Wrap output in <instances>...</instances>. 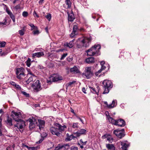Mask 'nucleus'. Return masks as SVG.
I'll list each match as a JSON object with an SVG mask.
<instances>
[{
	"label": "nucleus",
	"instance_id": "nucleus-1",
	"mask_svg": "<svg viewBox=\"0 0 150 150\" xmlns=\"http://www.w3.org/2000/svg\"><path fill=\"white\" fill-rule=\"evenodd\" d=\"M91 37H82L78 39L76 41L77 47L78 48L88 47L91 41Z\"/></svg>",
	"mask_w": 150,
	"mask_h": 150
},
{
	"label": "nucleus",
	"instance_id": "nucleus-2",
	"mask_svg": "<svg viewBox=\"0 0 150 150\" xmlns=\"http://www.w3.org/2000/svg\"><path fill=\"white\" fill-rule=\"evenodd\" d=\"M100 48V45H95L94 46L88 50L86 51L87 55L90 56L95 55L96 56L98 55L99 54V50Z\"/></svg>",
	"mask_w": 150,
	"mask_h": 150
},
{
	"label": "nucleus",
	"instance_id": "nucleus-3",
	"mask_svg": "<svg viewBox=\"0 0 150 150\" xmlns=\"http://www.w3.org/2000/svg\"><path fill=\"white\" fill-rule=\"evenodd\" d=\"M103 89L104 91L103 94L107 93L109 91V90L112 86V83L111 81L108 80H105L103 82Z\"/></svg>",
	"mask_w": 150,
	"mask_h": 150
},
{
	"label": "nucleus",
	"instance_id": "nucleus-4",
	"mask_svg": "<svg viewBox=\"0 0 150 150\" xmlns=\"http://www.w3.org/2000/svg\"><path fill=\"white\" fill-rule=\"evenodd\" d=\"M21 114L20 112H15L12 111L11 112V116L13 120L17 122H20L21 121H23L21 119Z\"/></svg>",
	"mask_w": 150,
	"mask_h": 150
},
{
	"label": "nucleus",
	"instance_id": "nucleus-5",
	"mask_svg": "<svg viewBox=\"0 0 150 150\" xmlns=\"http://www.w3.org/2000/svg\"><path fill=\"white\" fill-rule=\"evenodd\" d=\"M25 71L24 69L22 67L17 69L16 71L17 78L20 79L23 78L25 75Z\"/></svg>",
	"mask_w": 150,
	"mask_h": 150
},
{
	"label": "nucleus",
	"instance_id": "nucleus-6",
	"mask_svg": "<svg viewBox=\"0 0 150 150\" xmlns=\"http://www.w3.org/2000/svg\"><path fill=\"white\" fill-rule=\"evenodd\" d=\"M28 121L30 122L29 128L31 130L35 128L38 123L37 119L33 117L29 118Z\"/></svg>",
	"mask_w": 150,
	"mask_h": 150
},
{
	"label": "nucleus",
	"instance_id": "nucleus-7",
	"mask_svg": "<svg viewBox=\"0 0 150 150\" xmlns=\"http://www.w3.org/2000/svg\"><path fill=\"white\" fill-rule=\"evenodd\" d=\"M124 132V129H122L121 130L117 129L114 130L113 133L118 138L121 139L125 135Z\"/></svg>",
	"mask_w": 150,
	"mask_h": 150
},
{
	"label": "nucleus",
	"instance_id": "nucleus-8",
	"mask_svg": "<svg viewBox=\"0 0 150 150\" xmlns=\"http://www.w3.org/2000/svg\"><path fill=\"white\" fill-rule=\"evenodd\" d=\"M83 75L86 76L87 79H89L93 76V73L91 71V67H87L85 68V71Z\"/></svg>",
	"mask_w": 150,
	"mask_h": 150
},
{
	"label": "nucleus",
	"instance_id": "nucleus-9",
	"mask_svg": "<svg viewBox=\"0 0 150 150\" xmlns=\"http://www.w3.org/2000/svg\"><path fill=\"white\" fill-rule=\"evenodd\" d=\"M25 122L24 121H21L20 122H17L16 124L14 125L15 128L17 131L20 130V129H22L25 126Z\"/></svg>",
	"mask_w": 150,
	"mask_h": 150
},
{
	"label": "nucleus",
	"instance_id": "nucleus-10",
	"mask_svg": "<svg viewBox=\"0 0 150 150\" xmlns=\"http://www.w3.org/2000/svg\"><path fill=\"white\" fill-rule=\"evenodd\" d=\"M32 86L34 89L37 92L42 89L40 82L39 80H37L33 84Z\"/></svg>",
	"mask_w": 150,
	"mask_h": 150
},
{
	"label": "nucleus",
	"instance_id": "nucleus-11",
	"mask_svg": "<svg viewBox=\"0 0 150 150\" xmlns=\"http://www.w3.org/2000/svg\"><path fill=\"white\" fill-rule=\"evenodd\" d=\"M69 148V144H59L55 148V150H67Z\"/></svg>",
	"mask_w": 150,
	"mask_h": 150
},
{
	"label": "nucleus",
	"instance_id": "nucleus-12",
	"mask_svg": "<svg viewBox=\"0 0 150 150\" xmlns=\"http://www.w3.org/2000/svg\"><path fill=\"white\" fill-rule=\"evenodd\" d=\"M50 131L53 135H56L57 136H59L61 135V133L59 132L58 127H51L50 129Z\"/></svg>",
	"mask_w": 150,
	"mask_h": 150
},
{
	"label": "nucleus",
	"instance_id": "nucleus-13",
	"mask_svg": "<svg viewBox=\"0 0 150 150\" xmlns=\"http://www.w3.org/2000/svg\"><path fill=\"white\" fill-rule=\"evenodd\" d=\"M54 125L56 127H58L59 132L60 133H62V132L64 131L66 129H67V127L65 125L63 126L62 125L56 123Z\"/></svg>",
	"mask_w": 150,
	"mask_h": 150
},
{
	"label": "nucleus",
	"instance_id": "nucleus-14",
	"mask_svg": "<svg viewBox=\"0 0 150 150\" xmlns=\"http://www.w3.org/2000/svg\"><path fill=\"white\" fill-rule=\"evenodd\" d=\"M115 125H117L118 127H124L125 125V121L122 119H120L116 120Z\"/></svg>",
	"mask_w": 150,
	"mask_h": 150
},
{
	"label": "nucleus",
	"instance_id": "nucleus-15",
	"mask_svg": "<svg viewBox=\"0 0 150 150\" xmlns=\"http://www.w3.org/2000/svg\"><path fill=\"white\" fill-rule=\"evenodd\" d=\"M119 143L122 146L121 148L122 150H127V148L129 146V144L125 142H120Z\"/></svg>",
	"mask_w": 150,
	"mask_h": 150
},
{
	"label": "nucleus",
	"instance_id": "nucleus-16",
	"mask_svg": "<svg viewBox=\"0 0 150 150\" xmlns=\"http://www.w3.org/2000/svg\"><path fill=\"white\" fill-rule=\"evenodd\" d=\"M79 30L77 25L73 26V30L72 33L70 34L71 37L73 38L76 35V33Z\"/></svg>",
	"mask_w": 150,
	"mask_h": 150
},
{
	"label": "nucleus",
	"instance_id": "nucleus-17",
	"mask_svg": "<svg viewBox=\"0 0 150 150\" xmlns=\"http://www.w3.org/2000/svg\"><path fill=\"white\" fill-rule=\"evenodd\" d=\"M6 11L8 14L10 16L13 22L14 23L15 21V17L12 13L8 8H6Z\"/></svg>",
	"mask_w": 150,
	"mask_h": 150
},
{
	"label": "nucleus",
	"instance_id": "nucleus-18",
	"mask_svg": "<svg viewBox=\"0 0 150 150\" xmlns=\"http://www.w3.org/2000/svg\"><path fill=\"white\" fill-rule=\"evenodd\" d=\"M67 13L68 14L69 21L71 22L73 21L75 19V17L72 11H71V12L70 13L68 12H67Z\"/></svg>",
	"mask_w": 150,
	"mask_h": 150
},
{
	"label": "nucleus",
	"instance_id": "nucleus-19",
	"mask_svg": "<svg viewBox=\"0 0 150 150\" xmlns=\"http://www.w3.org/2000/svg\"><path fill=\"white\" fill-rule=\"evenodd\" d=\"M44 53L42 52H40L33 53L32 55V57L34 58L36 57L39 58L44 56Z\"/></svg>",
	"mask_w": 150,
	"mask_h": 150
},
{
	"label": "nucleus",
	"instance_id": "nucleus-20",
	"mask_svg": "<svg viewBox=\"0 0 150 150\" xmlns=\"http://www.w3.org/2000/svg\"><path fill=\"white\" fill-rule=\"evenodd\" d=\"M38 122H39V124L37 125V127H39L40 129H41V128H42L44 127L45 124V121L42 120H37Z\"/></svg>",
	"mask_w": 150,
	"mask_h": 150
},
{
	"label": "nucleus",
	"instance_id": "nucleus-21",
	"mask_svg": "<svg viewBox=\"0 0 150 150\" xmlns=\"http://www.w3.org/2000/svg\"><path fill=\"white\" fill-rule=\"evenodd\" d=\"M63 79L62 77L58 75H56L53 77H51V79L53 82L57 81H59L62 80Z\"/></svg>",
	"mask_w": 150,
	"mask_h": 150
},
{
	"label": "nucleus",
	"instance_id": "nucleus-22",
	"mask_svg": "<svg viewBox=\"0 0 150 150\" xmlns=\"http://www.w3.org/2000/svg\"><path fill=\"white\" fill-rule=\"evenodd\" d=\"M86 131L85 129H81L78 131L75 134H76V136L79 137L81 135L86 134Z\"/></svg>",
	"mask_w": 150,
	"mask_h": 150
},
{
	"label": "nucleus",
	"instance_id": "nucleus-23",
	"mask_svg": "<svg viewBox=\"0 0 150 150\" xmlns=\"http://www.w3.org/2000/svg\"><path fill=\"white\" fill-rule=\"evenodd\" d=\"M85 61L88 64L93 63L94 62V59L93 57H91L86 59Z\"/></svg>",
	"mask_w": 150,
	"mask_h": 150
},
{
	"label": "nucleus",
	"instance_id": "nucleus-24",
	"mask_svg": "<svg viewBox=\"0 0 150 150\" xmlns=\"http://www.w3.org/2000/svg\"><path fill=\"white\" fill-rule=\"evenodd\" d=\"M115 100H113L112 101V103L109 105L108 104L107 102H105L104 103L107 105V107L108 108H113L115 106Z\"/></svg>",
	"mask_w": 150,
	"mask_h": 150
},
{
	"label": "nucleus",
	"instance_id": "nucleus-25",
	"mask_svg": "<svg viewBox=\"0 0 150 150\" xmlns=\"http://www.w3.org/2000/svg\"><path fill=\"white\" fill-rule=\"evenodd\" d=\"M70 71L71 72L74 73H79V71L78 69L76 66H74L73 68H71L70 69Z\"/></svg>",
	"mask_w": 150,
	"mask_h": 150
},
{
	"label": "nucleus",
	"instance_id": "nucleus-26",
	"mask_svg": "<svg viewBox=\"0 0 150 150\" xmlns=\"http://www.w3.org/2000/svg\"><path fill=\"white\" fill-rule=\"evenodd\" d=\"M106 147L110 150H115V147L113 145L111 144H106Z\"/></svg>",
	"mask_w": 150,
	"mask_h": 150
},
{
	"label": "nucleus",
	"instance_id": "nucleus-27",
	"mask_svg": "<svg viewBox=\"0 0 150 150\" xmlns=\"http://www.w3.org/2000/svg\"><path fill=\"white\" fill-rule=\"evenodd\" d=\"M27 77L28 78V80L26 81V82L27 84H29L30 82L32 81L33 80V78L35 77V76H32Z\"/></svg>",
	"mask_w": 150,
	"mask_h": 150
},
{
	"label": "nucleus",
	"instance_id": "nucleus-28",
	"mask_svg": "<svg viewBox=\"0 0 150 150\" xmlns=\"http://www.w3.org/2000/svg\"><path fill=\"white\" fill-rule=\"evenodd\" d=\"M10 83L11 85L13 86H14L18 90L21 89V88L20 86H19V85L17 84L15 82L13 81H11L10 82Z\"/></svg>",
	"mask_w": 150,
	"mask_h": 150
},
{
	"label": "nucleus",
	"instance_id": "nucleus-29",
	"mask_svg": "<svg viewBox=\"0 0 150 150\" xmlns=\"http://www.w3.org/2000/svg\"><path fill=\"white\" fill-rule=\"evenodd\" d=\"M74 40H75L74 39L72 41H70L69 43L67 44V46L70 48H71L72 47L74 46Z\"/></svg>",
	"mask_w": 150,
	"mask_h": 150
},
{
	"label": "nucleus",
	"instance_id": "nucleus-30",
	"mask_svg": "<svg viewBox=\"0 0 150 150\" xmlns=\"http://www.w3.org/2000/svg\"><path fill=\"white\" fill-rule=\"evenodd\" d=\"M108 118L109 122L112 123L113 124L115 125L116 120L113 119L110 116L108 117Z\"/></svg>",
	"mask_w": 150,
	"mask_h": 150
},
{
	"label": "nucleus",
	"instance_id": "nucleus-31",
	"mask_svg": "<svg viewBox=\"0 0 150 150\" xmlns=\"http://www.w3.org/2000/svg\"><path fill=\"white\" fill-rule=\"evenodd\" d=\"M12 119L11 118H9L8 117V119L7 120V125L9 126H11L12 125Z\"/></svg>",
	"mask_w": 150,
	"mask_h": 150
},
{
	"label": "nucleus",
	"instance_id": "nucleus-32",
	"mask_svg": "<svg viewBox=\"0 0 150 150\" xmlns=\"http://www.w3.org/2000/svg\"><path fill=\"white\" fill-rule=\"evenodd\" d=\"M65 2L67 6V8H69L71 7V0H65Z\"/></svg>",
	"mask_w": 150,
	"mask_h": 150
},
{
	"label": "nucleus",
	"instance_id": "nucleus-33",
	"mask_svg": "<svg viewBox=\"0 0 150 150\" xmlns=\"http://www.w3.org/2000/svg\"><path fill=\"white\" fill-rule=\"evenodd\" d=\"M21 8V5L20 4H18L15 6L13 8V9L17 11H19V9Z\"/></svg>",
	"mask_w": 150,
	"mask_h": 150
},
{
	"label": "nucleus",
	"instance_id": "nucleus-34",
	"mask_svg": "<svg viewBox=\"0 0 150 150\" xmlns=\"http://www.w3.org/2000/svg\"><path fill=\"white\" fill-rule=\"evenodd\" d=\"M74 137V135L71 134L69 136V137H67V138L65 139V140L66 141H69L73 139V138Z\"/></svg>",
	"mask_w": 150,
	"mask_h": 150
},
{
	"label": "nucleus",
	"instance_id": "nucleus-35",
	"mask_svg": "<svg viewBox=\"0 0 150 150\" xmlns=\"http://www.w3.org/2000/svg\"><path fill=\"white\" fill-rule=\"evenodd\" d=\"M107 140L110 143H112L113 141V139L112 137L109 135L108 137Z\"/></svg>",
	"mask_w": 150,
	"mask_h": 150
},
{
	"label": "nucleus",
	"instance_id": "nucleus-36",
	"mask_svg": "<svg viewBox=\"0 0 150 150\" xmlns=\"http://www.w3.org/2000/svg\"><path fill=\"white\" fill-rule=\"evenodd\" d=\"M72 127L74 129L78 128L79 127L78 123L76 122L74 123L72 126Z\"/></svg>",
	"mask_w": 150,
	"mask_h": 150
},
{
	"label": "nucleus",
	"instance_id": "nucleus-37",
	"mask_svg": "<svg viewBox=\"0 0 150 150\" xmlns=\"http://www.w3.org/2000/svg\"><path fill=\"white\" fill-rule=\"evenodd\" d=\"M89 88L91 91L94 93L97 94V92L96 91V90L95 88H94L91 87H89Z\"/></svg>",
	"mask_w": 150,
	"mask_h": 150
},
{
	"label": "nucleus",
	"instance_id": "nucleus-38",
	"mask_svg": "<svg viewBox=\"0 0 150 150\" xmlns=\"http://www.w3.org/2000/svg\"><path fill=\"white\" fill-rule=\"evenodd\" d=\"M45 17L48 21H50L51 18V14L50 13H47V15L45 16Z\"/></svg>",
	"mask_w": 150,
	"mask_h": 150
},
{
	"label": "nucleus",
	"instance_id": "nucleus-39",
	"mask_svg": "<svg viewBox=\"0 0 150 150\" xmlns=\"http://www.w3.org/2000/svg\"><path fill=\"white\" fill-rule=\"evenodd\" d=\"M30 59L28 58L26 61V65L28 67H30Z\"/></svg>",
	"mask_w": 150,
	"mask_h": 150
},
{
	"label": "nucleus",
	"instance_id": "nucleus-40",
	"mask_svg": "<svg viewBox=\"0 0 150 150\" xmlns=\"http://www.w3.org/2000/svg\"><path fill=\"white\" fill-rule=\"evenodd\" d=\"M18 32L20 35L21 36H22L24 34V29H23L21 30H20Z\"/></svg>",
	"mask_w": 150,
	"mask_h": 150
},
{
	"label": "nucleus",
	"instance_id": "nucleus-41",
	"mask_svg": "<svg viewBox=\"0 0 150 150\" xmlns=\"http://www.w3.org/2000/svg\"><path fill=\"white\" fill-rule=\"evenodd\" d=\"M29 25L31 27L33 28L32 29H31V30H33L34 29L37 30L38 29V27L36 26H34V25L33 24H29Z\"/></svg>",
	"mask_w": 150,
	"mask_h": 150
},
{
	"label": "nucleus",
	"instance_id": "nucleus-42",
	"mask_svg": "<svg viewBox=\"0 0 150 150\" xmlns=\"http://www.w3.org/2000/svg\"><path fill=\"white\" fill-rule=\"evenodd\" d=\"M6 45V42L4 41H0V46L1 47H4Z\"/></svg>",
	"mask_w": 150,
	"mask_h": 150
},
{
	"label": "nucleus",
	"instance_id": "nucleus-43",
	"mask_svg": "<svg viewBox=\"0 0 150 150\" xmlns=\"http://www.w3.org/2000/svg\"><path fill=\"white\" fill-rule=\"evenodd\" d=\"M22 15L24 17H27L28 15V13L26 11H23L22 13Z\"/></svg>",
	"mask_w": 150,
	"mask_h": 150
},
{
	"label": "nucleus",
	"instance_id": "nucleus-44",
	"mask_svg": "<svg viewBox=\"0 0 150 150\" xmlns=\"http://www.w3.org/2000/svg\"><path fill=\"white\" fill-rule=\"evenodd\" d=\"M39 147L38 146L35 147H30V150H37L38 149H39Z\"/></svg>",
	"mask_w": 150,
	"mask_h": 150
},
{
	"label": "nucleus",
	"instance_id": "nucleus-45",
	"mask_svg": "<svg viewBox=\"0 0 150 150\" xmlns=\"http://www.w3.org/2000/svg\"><path fill=\"white\" fill-rule=\"evenodd\" d=\"M67 55V53H64L62 56V57L60 58V59L61 60L63 59L64 58H65Z\"/></svg>",
	"mask_w": 150,
	"mask_h": 150
},
{
	"label": "nucleus",
	"instance_id": "nucleus-46",
	"mask_svg": "<svg viewBox=\"0 0 150 150\" xmlns=\"http://www.w3.org/2000/svg\"><path fill=\"white\" fill-rule=\"evenodd\" d=\"M21 93L26 97H29V94L25 91H22Z\"/></svg>",
	"mask_w": 150,
	"mask_h": 150
},
{
	"label": "nucleus",
	"instance_id": "nucleus-47",
	"mask_svg": "<svg viewBox=\"0 0 150 150\" xmlns=\"http://www.w3.org/2000/svg\"><path fill=\"white\" fill-rule=\"evenodd\" d=\"M36 30L35 31H34L33 32V34L34 35H38L40 33V32L39 30H38V29Z\"/></svg>",
	"mask_w": 150,
	"mask_h": 150
},
{
	"label": "nucleus",
	"instance_id": "nucleus-48",
	"mask_svg": "<svg viewBox=\"0 0 150 150\" xmlns=\"http://www.w3.org/2000/svg\"><path fill=\"white\" fill-rule=\"evenodd\" d=\"M102 71L100 69L99 70H98L97 72H96V75L97 76H99L100 75H99V74Z\"/></svg>",
	"mask_w": 150,
	"mask_h": 150
},
{
	"label": "nucleus",
	"instance_id": "nucleus-49",
	"mask_svg": "<svg viewBox=\"0 0 150 150\" xmlns=\"http://www.w3.org/2000/svg\"><path fill=\"white\" fill-rule=\"evenodd\" d=\"M71 150H78V148L75 146H72L71 147Z\"/></svg>",
	"mask_w": 150,
	"mask_h": 150
},
{
	"label": "nucleus",
	"instance_id": "nucleus-50",
	"mask_svg": "<svg viewBox=\"0 0 150 150\" xmlns=\"http://www.w3.org/2000/svg\"><path fill=\"white\" fill-rule=\"evenodd\" d=\"M75 82V81H73L72 82H70L67 83V85L68 86H69L71 85Z\"/></svg>",
	"mask_w": 150,
	"mask_h": 150
},
{
	"label": "nucleus",
	"instance_id": "nucleus-51",
	"mask_svg": "<svg viewBox=\"0 0 150 150\" xmlns=\"http://www.w3.org/2000/svg\"><path fill=\"white\" fill-rule=\"evenodd\" d=\"M109 135L108 134H105L102 137V139H105L106 138L107 139L108 138V137Z\"/></svg>",
	"mask_w": 150,
	"mask_h": 150
},
{
	"label": "nucleus",
	"instance_id": "nucleus-52",
	"mask_svg": "<svg viewBox=\"0 0 150 150\" xmlns=\"http://www.w3.org/2000/svg\"><path fill=\"white\" fill-rule=\"evenodd\" d=\"M35 76L33 73L31 71L30 73H28L27 74V76Z\"/></svg>",
	"mask_w": 150,
	"mask_h": 150
},
{
	"label": "nucleus",
	"instance_id": "nucleus-53",
	"mask_svg": "<svg viewBox=\"0 0 150 150\" xmlns=\"http://www.w3.org/2000/svg\"><path fill=\"white\" fill-rule=\"evenodd\" d=\"M80 142L83 145H85L87 142V141H86L85 142H83L82 139H81L80 140Z\"/></svg>",
	"mask_w": 150,
	"mask_h": 150
},
{
	"label": "nucleus",
	"instance_id": "nucleus-54",
	"mask_svg": "<svg viewBox=\"0 0 150 150\" xmlns=\"http://www.w3.org/2000/svg\"><path fill=\"white\" fill-rule=\"evenodd\" d=\"M105 66H104V65H102V66H101V68L100 69L102 71L103 70H105Z\"/></svg>",
	"mask_w": 150,
	"mask_h": 150
},
{
	"label": "nucleus",
	"instance_id": "nucleus-55",
	"mask_svg": "<svg viewBox=\"0 0 150 150\" xmlns=\"http://www.w3.org/2000/svg\"><path fill=\"white\" fill-rule=\"evenodd\" d=\"M6 19H5V22H0V25H6Z\"/></svg>",
	"mask_w": 150,
	"mask_h": 150
},
{
	"label": "nucleus",
	"instance_id": "nucleus-56",
	"mask_svg": "<svg viewBox=\"0 0 150 150\" xmlns=\"http://www.w3.org/2000/svg\"><path fill=\"white\" fill-rule=\"evenodd\" d=\"M96 90L97 92V94L98 95L100 90V88L98 86L97 87V89Z\"/></svg>",
	"mask_w": 150,
	"mask_h": 150
},
{
	"label": "nucleus",
	"instance_id": "nucleus-57",
	"mask_svg": "<svg viewBox=\"0 0 150 150\" xmlns=\"http://www.w3.org/2000/svg\"><path fill=\"white\" fill-rule=\"evenodd\" d=\"M33 15L35 16V15L37 17H39V16L37 14L36 12H35V11H34L33 13Z\"/></svg>",
	"mask_w": 150,
	"mask_h": 150
},
{
	"label": "nucleus",
	"instance_id": "nucleus-58",
	"mask_svg": "<svg viewBox=\"0 0 150 150\" xmlns=\"http://www.w3.org/2000/svg\"><path fill=\"white\" fill-rule=\"evenodd\" d=\"M67 60L69 62H70L72 60V58H70V57H68L67 58Z\"/></svg>",
	"mask_w": 150,
	"mask_h": 150
},
{
	"label": "nucleus",
	"instance_id": "nucleus-59",
	"mask_svg": "<svg viewBox=\"0 0 150 150\" xmlns=\"http://www.w3.org/2000/svg\"><path fill=\"white\" fill-rule=\"evenodd\" d=\"M2 128H0V136H2Z\"/></svg>",
	"mask_w": 150,
	"mask_h": 150
},
{
	"label": "nucleus",
	"instance_id": "nucleus-60",
	"mask_svg": "<svg viewBox=\"0 0 150 150\" xmlns=\"http://www.w3.org/2000/svg\"><path fill=\"white\" fill-rule=\"evenodd\" d=\"M7 54V52L2 53L1 54V56H4Z\"/></svg>",
	"mask_w": 150,
	"mask_h": 150
},
{
	"label": "nucleus",
	"instance_id": "nucleus-61",
	"mask_svg": "<svg viewBox=\"0 0 150 150\" xmlns=\"http://www.w3.org/2000/svg\"><path fill=\"white\" fill-rule=\"evenodd\" d=\"M82 91L84 93H86V89H85V88H82Z\"/></svg>",
	"mask_w": 150,
	"mask_h": 150
},
{
	"label": "nucleus",
	"instance_id": "nucleus-62",
	"mask_svg": "<svg viewBox=\"0 0 150 150\" xmlns=\"http://www.w3.org/2000/svg\"><path fill=\"white\" fill-rule=\"evenodd\" d=\"M43 141V140L42 139H41L38 142H37V143L38 144H40V143H41L42 141Z\"/></svg>",
	"mask_w": 150,
	"mask_h": 150
},
{
	"label": "nucleus",
	"instance_id": "nucleus-63",
	"mask_svg": "<svg viewBox=\"0 0 150 150\" xmlns=\"http://www.w3.org/2000/svg\"><path fill=\"white\" fill-rule=\"evenodd\" d=\"M43 1H44V0H40L39 2V4H42Z\"/></svg>",
	"mask_w": 150,
	"mask_h": 150
},
{
	"label": "nucleus",
	"instance_id": "nucleus-64",
	"mask_svg": "<svg viewBox=\"0 0 150 150\" xmlns=\"http://www.w3.org/2000/svg\"><path fill=\"white\" fill-rule=\"evenodd\" d=\"M105 63V62L104 61H102L100 62V64L101 66L102 65H104V64Z\"/></svg>",
	"mask_w": 150,
	"mask_h": 150
}]
</instances>
